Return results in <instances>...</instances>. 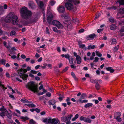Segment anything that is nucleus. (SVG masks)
Masks as SVG:
<instances>
[{"instance_id": "59", "label": "nucleus", "mask_w": 124, "mask_h": 124, "mask_svg": "<svg viewBox=\"0 0 124 124\" xmlns=\"http://www.w3.org/2000/svg\"><path fill=\"white\" fill-rule=\"evenodd\" d=\"M9 97H10L11 98H12L13 99H15V98L13 95H11L10 94H9Z\"/></svg>"}, {"instance_id": "22", "label": "nucleus", "mask_w": 124, "mask_h": 124, "mask_svg": "<svg viewBox=\"0 0 124 124\" xmlns=\"http://www.w3.org/2000/svg\"><path fill=\"white\" fill-rule=\"evenodd\" d=\"M55 101L54 100H52L49 101V103L50 105H53L55 104Z\"/></svg>"}, {"instance_id": "28", "label": "nucleus", "mask_w": 124, "mask_h": 124, "mask_svg": "<svg viewBox=\"0 0 124 124\" xmlns=\"http://www.w3.org/2000/svg\"><path fill=\"white\" fill-rule=\"evenodd\" d=\"M16 32L14 31H11L10 33V36H12L13 35H16Z\"/></svg>"}, {"instance_id": "44", "label": "nucleus", "mask_w": 124, "mask_h": 124, "mask_svg": "<svg viewBox=\"0 0 124 124\" xmlns=\"http://www.w3.org/2000/svg\"><path fill=\"white\" fill-rule=\"evenodd\" d=\"M20 118L23 119V120H26L28 118L26 117L21 116Z\"/></svg>"}, {"instance_id": "8", "label": "nucleus", "mask_w": 124, "mask_h": 124, "mask_svg": "<svg viewBox=\"0 0 124 124\" xmlns=\"http://www.w3.org/2000/svg\"><path fill=\"white\" fill-rule=\"evenodd\" d=\"M53 24L56 26L59 29L63 28L64 26L59 21L57 20H54L53 21Z\"/></svg>"}, {"instance_id": "63", "label": "nucleus", "mask_w": 124, "mask_h": 124, "mask_svg": "<svg viewBox=\"0 0 124 124\" xmlns=\"http://www.w3.org/2000/svg\"><path fill=\"white\" fill-rule=\"evenodd\" d=\"M47 66L50 68L51 69L52 68V65L51 64H48L47 65Z\"/></svg>"}, {"instance_id": "37", "label": "nucleus", "mask_w": 124, "mask_h": 124, "mask_svg": "<svg viewBox=\"0 0 124 124\" xmlns=\"http://www.w3.org/2000/svg\"><path fill=\"white\" fill-rule=\"evenodd\" d=\"M21 102L23 103L27 102L28 101L27 100H26L25 99H21Z\"/></svg>"}, {"instance_id": "48", "label": "nucleus", "mask_w": 124, "mask_h": 124, "mask_svg": "<svg viewBox=\"0 0 124 124\" xmlns=\"http://www.w3.org/2000/svg\"><path fill=\"white\" fill-rule=\"evenodd\" d=\"M3 44H4V46L7 48L8 49H9V48H10V47L9 46H7V45H6V44H7V42H4V43H3Z\"/></svg>"}, {"instance_id": "39", "label": "nucleus", "mask_w": 124, "mask_h": 124, "mask_svg": "<svg viewBox=\"0 0 124 124\" xmlns=\"http://www.w3.org/2000/svg\"><path fill=\"white\" fill-rule=\"evenodd\" d=\"M55 3L56 2L55 1L53 0H52L50 1V4L51 5L53 6L55 4Z\"/></svg>"}, {"instance_id": "56", "label": "nucleus", "mask_w": 124, "mask_h": 124, "mask_svg": "<svg viewBox=\"0 0 124 124\" xmlns=\"http://www.w3.org/2000/svg\"><path fill=\"white\" fill-rule=\"evenodd\" d=\"M43 85L42 84H40V86L39 87V90H41L43 89Z\"/></svg>"}, {"instance_id": "4", "label": "nucleus", "mask_w": 124, "mask_h": 124, "mask_svg": "<svg viewBox=\"0 0 124 124\" xmlns=\"http://www.w3.org/2000/svg\"><path fill=\"white\" fill-rule=\"evenodd\" d=\"M21 16L24 18H27L28 16H30L31 15V11H28L27 8L25 7H23L20 11Z\"/></svg>"}, {"instance_id": "34", "label": "nucleus", "mask_w": 124, "mask_h": 124, "mask_svg": "<svg viewBox=\"0 0 124 124\" xmlns=\"http://www.w3.org/2000/svg\"><path fill=\"white\" fill-rule=\"evenodd\" d=\"M0 62L2 64L5 65V64L6 60L4 59H2L0 60Z\"/></svg>"}, {"instance_id": "36", "label": "nucleus", "mask_w": 124, "mask_h": 124, "mask_svg": "<svg viewBox=\"0 0 124 124\" xmlns=\"http://www.w3.org/2000/svg\"><path fill=\"white\" fill-rule=\"evenodd\" d=\"M116 40L115 39H113L111 40V44H114L116 43Z\"/></svg>"}, {"instance_id": "1", "label": "nucleus", "mask_w": 124, "mask_h": 124, "mask_svg": "<svg viewBox=\"0 0 124 124\" xmlns=\"http://www.w3.org/2000/svg\"><path fill=\"white\" fill-rule=\"evenodd\" d=\"M5 20L7 22H11L14 25H16L18 23V17L13 12L9 13L5 18Z\"/></svg>"}, {"instance_id": "46", "label": "nucleus", "mask_w": 124, "mask_h": 124, "mask_svg": "<svg viewBox=\"0 0 124 124\" xmlns=\"http://www.w3.org/2000/svg\"><path fill=\"white\" fill-rule=\"evenodd\" d=\"M95 86L96 87V89L97 90L99 89L100 88L99 85L98 83H96V85H95Z\"/></svg>"}, {"instance_id": "12", "label": "nucleus", "mask_w": 124, "mask_h": 124, "mask_svg": "<svg viewBox=\"0 0 124 124\" xmlns=\"http://www.w3.org/2000/svg\"><path fill=\"white\" fill-rule=\"evenodd\" d=\"M57 10L59 13H63L65 11V8L63 6H59L57 8Z\"/></svg>"}, {"instance_id": "58", "label": "nucleus", "mask_w": 124, "mask_h": 124, "mask_svg": "<svg viewBox=\"0 0 124 124\" xmlns=\"http://www.w3.org/2000/svg\"><path fill=\"white\" fill-rule=\"evenodd\" d=\"M46 32L48 34H49V29L47 27H46Z\"/></svg>"}, {"instance_id": "31", "label": "nucleus", "mask_w": 124, "mask_h": 124, "mask_svg": "<svg viewBox=\"0 0 124 124\" xmlns=\"http://www.w3.org/2000/svg\"><path fill=\"white\" fill-rule=\"evenodd\" d=\"M86 97V93H83L81 95V98L82 99H85Z\"/></svg>"}, {"instance_id": "16", "label": "nucleus", "mask_w": 124, "mask_h": 124, "mask_svg": "<svg viewBox=\"0 0 124 124\" xmlns=\"http://www.w3.org/2000/svg\"><path fill=\"white\" fill-rule=\"evenodd\" d=\"M76 59L78 64H79L81 63L82 60L81 59L80 56H77Z\"/></svg>"}, {"instance_id": "20", "label": "nucleus", "mask_w": 124, "mask_h": 124, "mask_svg": "<svg viewBox=\"0 0 124 124\" xmlns=\"http://www.w3.org/2000/svg\"><path fill=\"white\" fill-rule=\"evenodd\" d=\"M124 13V9L123 8L120 9L119 11V12L118 14V15H120L121 14Z\"/></svg>"}, {"instance_id": "15", "label": "nucleus", "mask_w": 124, "mask_h": 124, "mask_svg": "<svg viewBox=\"0 0 124 124\" xmlns=\"http://www.w3.org/2000/svg\"><path fill=\"white\" fill-rule=\"evenodd\" d=\"M29 5L30 8L33 9L36 7L35 4L32 1L30 2L29 3Z\"/></svg>"}, {"instance_id": "49", "label": "nucleus", "mask_w": 124, "mask_h": 124, "mask_svg": "<svg viewBox=\"0 0 124 124\" xmlns=\"http://www.w3.org/2000/svg\"><path fill=\"white\" fill-rule=\"evenodd\" d=\"M85 118L83 116H81L80 118V120L81 121L84 120H84L85 119Z\"/></svg>"}, {"instance_id": "11", "label": "nucleus", "mask_w": 124, "mask_h": 124, "mask_svg": "<svg viewBox=\"0 0 124 124\" xmlns=\"http://www.w3.org/2000/svg\"><path fill=\"white\" fill-rule=\"evenodd\" d=\"M38 6L41 8H43L44 7L45 4H44L43 2L40 0H36Z\"/></svg>"}, {"instance_id": "52", "label": "nucleus", "mask_w": 124, "mask_h": 124, "mask_svg": "<svg viewBox=\"0 0 124 124\" xmlns=\"http://www.w3.org/2000/svg\"><path fill=\"white\" fill-rule=\"evenodd\" d=\"M12 115L10 114H8L7 115V117L9 119H10L12 117Z\"/></svg>"}, {"instance_id": "43", "label": "nucleus", "mask_w": 124, "mask_h": 124, "mask_svg": "<svg viewBox=\"0 0 124 124\" xmlns=\"http://www.w3.org/2000/svg\"><path fill=\"white\" fill-rule=\"evenodd\" d=\"M70 56L68 54H66L65 55V58H66L68 59H69L70 58Z\"/></svg>"}, {"instance_id": "61", "label": "nucleus", "mask_w": 124, "mask_h": 124, "mask_svg": "<svg viewBox=\"0 0 124 124\" xmlns=\"http://www.w3.org/2000/svg\"><path fill=\"white\" fill-rule=\"evenodd\" d=\"M96 80H93V79H91L90 80V82L92 83H96Z\"/></svg>"}, {"instance_id": "21", "label": "nucleus", "mask_w": 124, "mask_h": 124, "mask_svg": "<svg viewBox=\"0 0 124 124\" xmlns=\"http://www.w3.org/2000/svg\"><path fill=\"white\" fill-rule=\"evenodd\" d=\"M4 11L3 7L2 6H0V15H1L3 14L4 13Z\"/></svg>"}, {"instance_id": "18", "label": "nucleus", "mask_w": 124, "mask_h": 124, "mask_svg": "<svg viewBox=\"0 0 124 124\" xmlns=\"http://www.w3.org/2000/svg\"><path fill=\"white\" fill-rule=\"evenodd\" d=\"M121 116V113L120 112H117L115 113L114 114V118L120 117Z\"/></svg>"}, {"instance_id": "13", "label": "nucleus", "mask_w": 124, "mask_h": 124, "mask_svg": "<svg viewBox=\"0 0 124 124\" xmlns=\"http://www.w3.org/2000/svg\"><path fill=\"white\" fill-rule=\"evenodd\" d=\"M68 60L69 61V63L70 64H71V65H70L71 67L73 69L76 68V66L74 65V64H72L73 61V58L71 57V58H70Z\"/></svg>"}, {"instance_id": "25", "label": "nucleus", "mask_w": 124, "mask_h": 124, "mask_svg": "<svg viewBox=\"0 0 124 124\" xmlns=\"http://www.w3.org/2000/svg\"><path fill=\"white\" fill-rule=\"evenodd\" d=\"M95 52L96 55L99 57H101L102 56V54L99 51H96Z\"/></svg>"}, {"instance_id": "17", "label": "nucleus", "mask_w": 124, "mask_h": 124, "mask_svg": "<svg viewBox=\"0 0 124 124\" xmlns=\"http://www.w3.org/2000/svg\"><path fill=\"white\" fill-rule=\"evenodd\" d=\"M93 104L91 103H88L84 105V107L86 108H87L89 107H91L92 106Z\"/></svg>"}, {"instance_id": "55", "label": "nucleus", "mask_w": 124, "mask_h": 124, "mask_svg": "<svg viewBox=\"0 0 124 124\" xmlns=\"http://www.w3.org/2000/svg\"><path fill=\"white\" fill-rule=\"evenodd\" d=\"M6 75L8 78H10L9 74L7 72L6 74Z\"/></svg>"}, {"instance_id": "53", "label": "nucleus", "mask_w": 124, "mask_h": 124, "mask_svg": "<svg viewBox=\"0 0 124 124\" xmlns=\"http://www.w3.org/2000/svg\"><path fill=\"white\" fill-rule=\"evenodd\" d=\"M53 30L55 32H58V30L55 27H53Z\"/></svg>"}, {"instance_id": "10", "label": "nucleus", "mask_w": 124, "mask_h": 124, "mask_svg": "<svg viewBox=\"0 0 124 124\" xmlns=\"http://www.w3.org/2000/svg\"><path fill=\"white\" fill-rule=\"evenodd\" d=\"M47 19L48 22L49 23H50L52 20L53 16L51 12L48 11L47 13Z\"/></svg>"}, {"instance_id": "57", "label": "nucleus", "mask_w": 124, "mask_h": 124, "mask_svg": "<svg viewBox=\"0 0 124 124\" xmlns=\"http://www.w3.org/2000/svg\"><path fill=\"white\" fill-rule=\"evenodd\" d=\"M29 76L31 78H34V75L31 73H30V74L29 75Z\"/></svg>"}, {"instance_id": "33", "label": "nucleus", "mask_w": 124, "mask_h": 124, "mask_svg": "<svg viewBox=\"0 0 124 124\" xmlns=\"http://www.w3.org/2000/svg\"><path fill=\"white\" fill-rule=\"evenodd\" d=\"M114 118L116 119V121L119 122H121L122 120L121 119V118L120 117H115Z\"/></svg>"}, {"instance_id": "26", "label": "nucleus", "mask_w": 124, "mask_h": 124, "mask_svg": "<svg viewBox=\"0 0 124 124\" xmlns=\"http://www.w3.org/2000/svg\"><path fill=\"white\" fill-rule=\"evenodd\" d=\"M106 69L107 70L110 71V72L111 73H113L114 71L113 69H112L110 67H108L106 68Z\"/></svg>"}, {"instance_id": "3", "label": "nucleus", "mask_w": 124, "mask_h": 124, "mask_svg": "<svg viewBox=\"0 0 124 124\" xmlns=\"http://www.w3.org/2000/svg\"><path fill=\"white\" fill-rule=\"evenodd\" d=\"M25 87L27 89L34 93H38L39 92L37 86L35 84L34 82L33 81L28 83L25 85Z\"/></svg>"}, {"instance_id": "40", "label": "nucleus", "mask_w": 124, "mask_h": 124, "mask_svg": "<svg viewBox=\"0 0 124 124\" xmlns=\"http://www.w3.org/2000/svg\"><path fill=\"white\" fill-rule=\"evenodd\" d=\"M81 98L77 100V101L76 102L77 103L78 102H80L83 103V100H82Z\"/></svg>"}, {"instance_id": "35", "label": "nucleus", "mask_w": 124, "mask_h": 124, "mask_svg": "<svg viewBox=\"0 0 124 124\" xmlns=\"http://www.w3.org/2000/svg\"><path fill=\"white\" fill-rule=\"evenodd\" d=\"M95 36V35L94 34H93L89 36V37L91 39H93Z\"/></svg>"}, {"instance_id": "9", "label": "nucleus", "mask_w": 124, "mask_h": 124, "mask_svg": "<svg viewBox=\"0 0 124 124\" xmlns=\"http://www.w3.org/2000/svg\"><path fill=\"white\" fill-rule=\"evenodd\" d=\"M0 110L1 111V112H0V116H4L8 112L7 110L4 108L3 106L0 108Z\"/></svg>"}, {"instance_id": "30", "label": "nucleus", "mask_w": 124, "mask_h": 124, "mask_svg": "<svg viewBox=\"0 0 124 124\" xmlns=\"http://www.w3.org/2000/svg\"><path fill=\"white\" fill-rule=\"evenodd\" d=\"M72 21L74 23L76 24H77L79 22V21L78 19H73L72 20Z\"/></svg>"}, {"instance_id": "27", "label": "nucleus", "mask_w": 124, "mask_h": 124, "mask_svg": "<svg viewBox=\"0 0 124 124\" xmlns=\"http://www.w3.org/2000/svg\"><path fill=\"white\" fill-rule=\"evenodd\" d=\"M116 28V26L115 24H112L111 25L110 29L112 30H115Z\"/></svg>"}, {"instance_id": "5", "label": "nucleus", "mask_w": 124, "mask_h": 124, "mask_svg": "<svg viewBox=\"0 0 124 124\" xmlns=\"http://www.w3.org/2000/svg\"><path fill=\"white\" fill-rule=\"evenodd\" d=\"M43 121L44 123H46V124L48 123L59 124V121L57 119H52L51 118L44 119Z\"/></svg>"}, {"instance_id": "14", "label": "nucleus", "mask_w": 124, "mask_h": 124, "mask_svg": "<svg viewBox=\"0 0 124 124\" xmlns=\"http://www.w3.org/2000/svg\"><path fill=\"white\" fill-rule=\"evenodd\" d=\"M60 17L63 19H68L69 18V15L67 13L62 14L60 15Z\"/></svg>"}, {"instance_id": "24", "label": "nucleus", "mask_w": 124, "mask_h": 124, "mask_svg": "<svg viewBox=\"0 0 124 124\" xmlns=\"http://www.w3.org/2000/svg\"><path fill=\"white\" fill-rule=\"evenodd\" d=\"M95 48V45H89L87 49H93Z\"/></svg>"}, {"instance_id": "50", "label": "nucleus", "mask_w": 124, "mask_h": 124, "mask_svg": "<svg viewBox=\"0 0 124 124\" xmlns=\"http://www.w3.org/2000/svg\"><path fill=\"white\" fill-rule=\"evenodd\" d=\"M119 47V46L118 45H117L114 49V50L115 51H116L118 50V48Z\"/></svg>"}, {"instance_id": "51", "label": "nucleus", "mask_w": 124, "mask_h": 124, "mask_svg": "<svg viewBox=\"0 0 124 124\" xmlns=\"http://www.w3.org/2000/svg\"><path fill=\"white\" fill-rule=\"evenodd\" d=\"M103 29H98L97 30V32L98 33H99L100 32H101L102 31H103Z\"/></svg>"}, {"instance_id": "54", "label": "nucleus", "mask_w": 124, "mask_h": 124, "mask_svg": "<svg viewBox=\"0 0 124 124\" xmlns=\"http://www.w3.org/2000/svg\"><path fill=\"white\" fill-rule=\"evenodd\" d=\"M109 20L111 22L113 23L114 22V19L112 18H110L109 19Z\"/></svg>"}, {"instance_id": "38", "label": "nucleus", "mask_w": 124, "mask_h": 124, "mask_svg": "<svg viewBox=\"0 0 124 124\" xmlns=\"http://www.w3.org/2000/svg\"><path fill=\"white\" fill-rule=\"evenodd\" d=\"M118 2L120 5L124 4V0H119Z\"/></svg>"}, {"instance_id": "47", "label": "nucleus", "mask_w": 124, "mask_h": 124, "mask_svg": "<svg viewBox=\"0 0 124 124\" xmlns=\"http://www.w3.org/2000/svg\"><path fill=\"white\" fill-rule=\"evenodd\" d=\"M120 32L122 34H124V26L122 27L120 31Z\"/></svg>"}, {"instance_id": "60", "label": "nucleus", "mask_w": 124, "mask_h": 124, "mask_svg": "<svg viewBox=\"0 0 124 124\" xmlns=\"http://www.w3.org/2000/svg\"><path fill=\"white\" fill-rule=\"evenodd\" d=\"M46 95L48 97H50L51 96V94L49 92L47 93H46Z\"/></svg>"}, {"instance_id": "45", "label": "nucleus", "mask_w": 124, "mask_h": 124, "mask_svg": "<svg viewBox=\"0 0 124 124\" xmlns=\"http://www.w3.org/2000/svg\"><path fill=\"white\" fill-rule=\"evenodd\" d=\"M14 40L15 42H17L18 43H20V40H18V39L17 38H15L14 39Z\"/></svg>"}, {"instance_id": "7", "label": "nucleus", "mask_w": 124, "mask_h": 124, "mask_svg": "<svg viewBox=\"0 0 124 124\" xmlns=\"http://www.w3.org/2000/svg\"><path fill=\"white\" fill-rule=\"evenodd\" d=\"M72 116V115H71L70 116L62 117L61 118V120L63 122H67L66 124H70V120Z\"/></svg>"}, {"instance_id": "41", "label": "nucleus", "mask_w": 124, "mask_h": 124, "mask_svg": "<svg viewBox=\"0 0 124 124\" xmlns=\"http://www.w3.org/2000/svg\"><path fill=\"white\" fill-rule=\"evenodd\" d=\"M99 58L97 57H95L94 58V59L93 62H96L98 61Z\"/></svg>"}, {"instance_id": "62", "label": "nucleus", "mask_w": 124, "mask_h": 124, "mask_svg": "<svg viewBox=\"0 0 124 124\" xmlns=\"http://www.w3.org/2000/svg\"><path fill=\"white\" fill-rule=\"evenodd\" d=\"M26 69V70L27 71V70L29 71V70H31V67H30L29 66H28L27 67Z\"/></svg>"}, {"instance_id": "19", "label": "nucleus", "mask_w": 124, "mask_h": 124, "mask_svg": "<svg viewBox=\"0 0 124 124\" xmlns=\"http://www.w3.org/2000/svg\"><path fill=\"white\" fill-rule=\"evenodd\" d=\"M27 105L29 108H35L36 107V105L32 103L27 104Z\"/></svg>"}, {"instance_id": "64", "label": "nucleus", "mask_w": 124, "mask_h": 124, "mask_svg": "<svg viewBox=\"0 0 124 124\" xmlns=\"http://www.w3.org/2000/svg\"><path fill=\"white\" fill-rule=\"evenodd\" d=\"M21 57L23 59H25L26 58L25 55L24 54H22L21 55Z\"/></svg>"}, {"instance_id": "2", "label": "nucleus", "mask_w": 124, "mask_h": 124, "mask_svg": "<svg viewBox=\"0 0 124 124\" xmlns=\"http://www.w3.org/2000/svg\"><path fill=\"white\" fill-rule=\"evenodd\" d=\"M64 2L65 3L66 7L69 10L73 9L74 7L73 4L76 5L79 3V1L77 0H64Z\"/></svg>"}, {"instance_id": "32", "label": "nucleus", "mask_w": 124, "mask_h": 124, "mask_svg": "<svg viewBox=\"0 0 124 124\" xmlns=\"http://www.w3.org/2000/svg\"><path fill=\"white\" fill-rule=\"evenodd\" d=\"M30 123L31 124H38L36 122L34 121L33 119H31L30 121Z\"/></svg>"}, {"instance_id": "6", "label": "nucleus", "mask_w": 124, "mask_h": 124, "mask_svg": "<svg viewBox=\"0 0 124 124\" xmlns=\"http://www.w3.org/2000/svg\"><path fill=\"white\" fill-rule=\"evenodd\" d=\"M27 71L25 69H20L19 71L18 74L20 77L23 80H26L28 77V75L27 74H24Z\"/></svg>"}, {"instance_id": "23", "label": "nucleus", "mask_w": 124, "mask_h": 124, "mask_svg": "<svg viewBox=\"0 0 124 124\" xmlns=\"http://www.w3.org/2000/svg\"><path fill=\"white\" fill-rule=\"evenodd\" d=\"M78 44L80 48H83L85 47V45L84 44H81V42L80 41L78 42Z\"/></svg>"}, {"instance_id": "42", "label": "nucleus", "mask_w": 124, "mask_h": 124, "mask_svg": "<svg viewBox=\"0 0 124 124\" xmlns=\"http://www.w3.org/2000/svg\"><path fill=\"white\" fill-rule=\"evenodd\" d=\"M30 72L33 74H36L37 73V71L34 70H31L30 71Z\"/></svg>"}, {"instance_id": "29", "label": "nucleus", "mask_w": 124, "mask_h": 124, "mask_svg": "<svg viewBox=\"0 0 124 124\" xmlns=\"http://www.w3.org/2000/svg\"><path fill=\"white\" fill-rule=\"evenodd\" d=\"M84 122H87L90 123L91 122V121L89 118H86L84 120Z\"/></svg>"}]
</instances>
